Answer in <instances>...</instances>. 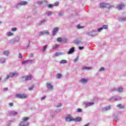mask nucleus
<instances>
[{
  "label": "nucleus",
  "mask_w": 126,
  "mask_h": 126,
  "mask_svg": "<svg viewBox=\"0 0 126 126\" xmlns=\"http://www.w3.org/2000/svg\"><path fill=\"white\" fill-rule=\"evenodd\" d=\"M59 4H60V3L59 2V1H57L55 3H54L55 6H59Z\"/></svg>",
  "instance_id": "obj_46"
},
{
  "label": "nucleus",
  "mask_w": 126,
  "mask_h": 126,
  "mask_svg": "<svg viewBox=\"0 0 126 126\" xmlns=\"http://www.w3.org/2000/svg\"><path fill=\"white\" fill-rule=\"evenodd\" d=\"M74 44H76V45H78V44H79L80 43H81V41H79L78 40H75L74 41Z\"/></svg>",
  "instance_id": "obj_34"
},
{
  "label": "nucleus",
  "mask_w": 126,
  "mask_h": 126,
  "mask_svg": "<svg viewBox=\"0 0 126 126\" xmlns=\"http://www.w3.org/2000/svg\"><path fill=\"white\" fill-rule=\"evenodd\" d=\"M124 7H125V4L123 3H122L121 4L117 5L116 8L118 10H122V9H123V8H124Z\"/></svg>",
  "instance_id": "obj_8"
},
{
  "label": "nucleus",
  "mask_w": 126,
  "mask_h": 126,
  "mask_svg": "<svg viewBox=\"0 0 126 126\" xmlns=\"http://www.w3.org/2000/svg\"><path fill=\"white\" fill-rule=\"evenodd\" d=\"M73 121L76 123H80V122H82V118H81V117H78L75 119H74Z\"/></svg>",
  "instance_id": "obj_15"
},
{
  "label": "nucleus",
  "mask_w": 126,
  "mask_h": 126,
  "mask_svg": "<svg viewBox=\"0 0 126 126\" xmlns=\"http://www.w3.org/2000/svg\"><path fill=\"white\" fill-rule=\"evenodd\" d=\"M20 80L21 82H24V81H27L26 76L22 77L21 78H20Z\"/></svg>",
  "instance_id": "obj_21"
},
{
  "label": "nucleus",
  "mask_w": 126,
  "mask_h": 126,
  "mask_svg": "<svg viewBox=\"0 0 126 126\" xmlns=\"http://www.w3.org/2000/svg\"><path fill=\"white\" fill-rule=\"evenodd\" d=\"M123 88H121V87L118 88L116 90V91L117 92H119V93L123 92Z\"/></svg>",
  "instance_id": "obj_26"
},
{
  "label": "nucleus",
  "mask_w": 126,
  "mask_h": 126,
  "mask_svg": "<svg viewBox=\"0 0 126 126\" xmlns=\"http://www.w3.org/2000/svg\"><path fill=\"white\" fill-rule=\"evenodd\" d=\"M80 83H82V84H85V83H87L88 82V80L87 79L83 78L81 80H80Z\"/></svg>",
  "instance_id": "obj_16"
},
{
  "label": "nucleus",
  "mask_w": 126,
  "mask_h": 126,
  "mask_svg": "<svg viewBox=\"0 0 126 126\" xmlns=\"http://www.w3.org/2000/svg\"><path fill=\"white\" fill-rule=\"evenodd\" d=\"M19 57L20 58V59H22V56H21V54H20V53H19Z\"/></svg>",
  "instance_id": "obj_62"
},
{
  "label": "nucleus",
  "mask_w": 126,
  "mask_h": 126,
  "mask_svg": "<svg viewBox=\"0 0 126 126\" xmlns=\"http://www.w3.org/2000/svg\"><path fill=\"white\" fill-rule=\"evenodd\" d=\"M78 49H79V50H80V51H81V50H83V49H84V46H82V47L79 46L78 47Z\"/></svg>",
  "instance_id": "obj_48"
},
{
  "label": "nucleus",
  "mask_w": 126,
  "mask_h": 126,
  "mask_svg": "<svg viewBox=\"0 0 126 126\" xmlns=\"http://www.w3.org/2000/svg\"><path fill=\"white\" fill-rule=\"evenodd\" d=\"M47 20L46 19H43L41 20L40 22L38 24V26H41L42 25H44L45 23H47Z\"/></svg>",
  "instance_id": "obj_9"
},
{
  "label": "nucleus",
  "mask_w": 126,
  "mask_h": 126,
  "mask_svg": "<svg viewBox=\"0 0 126 126\" xmlns=\"http://www.w3.org/2000/svg\"><path fill=\"white\" fill-rule=\"evenodd\" d=\"M18 114V112L14 111H10L9 112L10 116H16Z\"/></svg>",
  "instance_id": "obj_17"
},
{
  "label": "nucleus",
  "mask_w": 126,
  "mask_h": 126,
  "mask_svg": "<svg viewBox=\"0 0 126 126\" xmlns=\"http://www.w3.org/2000/svg\"><path fill=\"white\" fill-rule=\"evenodd\" d=\"M43 2H45L46 3V4H48V3H49V1H48V0H44L43 1H37V4H42V3H43Z\"/></svg>",
  "instance_id": "obj_19"
},
{
  "label": "nucleus",
  "mask_w": 126,
  "mask_h": 126,
  "mask_svg": "<svg viewBox=\"0 0 126 126\" xmlns=\"http://www.w3.org/2000/svg\"><path fill=\"white\" fill-rule=\"evenodd\" d=\"M13 33H12L11 32H9L6 33V36L8 37H10V36H13Z\"/></svg>",
  "instance_id": "obj_32"
},
{
  "label": "nucleus",
  "mask_w": 126,
  "mask_h": 126,
  "mask_svg": "<svg viewBox=\"0 0 126 126\" xmlns=\"http://www.w3.org/2000/svg\"><path fill=\"white\" fill-rule=\"evenodd\" d=\"M73 120H74V118H73L72 117L68 116L65 118L66 122H72Z\"/></svg>",
  "instance_id": "obj_14"
},
{
  "label": "nucleus",
  "mask_w": 126,
  "mask_h": 126,
  "mask_svg": "<svg viewBox=\"0 0 126 126\" xmlns=\"http://www.w3.org/2000/svg\"><path fill=\"white\" fill-rule=\"evenodd\" d=\"M60 63H67V61L65 60H62L60 61Z\"/></svg>",
  "instance_id": "obj_29"
},
{
  "label": "nucleus",
  "mask_w": 126,
  "mask_h": 126,
  "mask_svg": "<svg viewBox=\"0 0 126 126\" xmlns=\"http://www.w3.org/2000/svg\"><path fill=\"white\" fill-rule=\"evenodd\" d=\"M59 47H60V45L55 44V45H53L52 46V49H57V48H59Z\"/></svg>",
  "instance_id": "obj_33"
},
{
  "label": "nucleus",
  "mask_w": 126,
  "mask_h": 126,
  "mask_svg": "<svg viewBox=\"0 0 126 126\" xmlns=\"http://www.w3.org/2000/svg\"><path fill=\"white\" fill-rule=\"evenodd\" d=\"M109 4L107 3L101 2L100 3V7L101 8H106L108 7Z\"/></svg>",
  "instance_id": "obj_10"
},
{
  "label": "nucleus",
  "mask_w": 126,
  "mask_h": 126,
  "mask_svg": "<svg viewBox=\"0 0 126 126\" xmlns=\"http://www.w3.org/2000/svg\"><path fill=\"white\" fill-rule=\"evenodd\" d=\"M58 15L60 17H63V11H60L58 12Z\"/></svg>",
  "instance_id": "obj_31"
},
{
  "label": "nucleus",
  "mask_w": 126,
  "mask_h": 126,
  "mask_svg": "<svg viewBox=\"0 0 126 126\" xmlns=\"http://www.w3.org/2000/svg\"><path fill=\"white\" fill-rule=\"evenodd\" d=\"M35 63V60L32 59V60H28V63L32 64Z\"/></svg>",
  "instance_id": "obj_22"
},
{
  "label": "nucleus",
  "mask_w": 126,
  "mask_h": 126,
  "mask_svg": "<svg viewBox=\"0 0 126 126\" xmlns=\"http://www.w3.org/2000/svg\"><path fill=\"white\" fill-rule=\"evenodd\" d=\"M61 55H63L62 52H56L55 54V57H59V56H61Z\"/></svg>",
  "instance_id": "obj_28"
},
{
  "label": "nucleus",
  "mask_w": 126,
  "mask_h": 126,
  "mask_svg": "<svg viewBox=\"0 0 126 126\" xmlns=\"http://www.w3.org/2000/svg\"><path fill=\"white\" fill-rule=\"evenodd\" d=\"M19 73H18L17 72H10L9 73V75H7V77L4 78V81H6V80H7V79H8V78H10V77L12 78L13 77H14V76H15L19 75Z\"/></svg>",
  "instance_id": "obj_2"
},
{
  "label": "nucleus",
  "mask_w": 126,
  "mask_h": 126,
  "mask_svg": "<svg viewBox=\"0 0 126 126\" xmlns=\"http://www.w3.org/2000/svg\"><path fill=\"white\" fill-rule=\"evenodd\" d=\"M113 118L116 120V122H118L119 120H120V118H119V117L116 116V115H114L113 116Z\"/></svg>",
  "instance_id": "obj_35"
},
{
  "label": "nucleus",
  "mask_w": 126,
  "mask_h": 126,
  "mask_svg": "<svg viewBox=\"0 0 126 126\" xmlns=\"http://www.w3.org/2000/svg\"><path fill=\"white\" fill-rule=\"evenodd\" d=\"M93 105H94V102H89L86 104L85 107L87 108L89 106H93Z\"/></svg>",
  "instance_id": "obj_20"
},
{
  "label": "nucleus",
  "mask_w": 126,
  "mask_h": 126,
  "mask_svg": "<svg viewBox=\"0 0 126 126\" xmlns=\"http://www.w3.org/2000/svg\"><path fill=\"white\" fill-rule=\"evenodd\" d=\"M103 29H108V26L106 25H104L102 26Z\"/></svg>",
  "instance_id": "obj_40"
},
{
  "label": "nucleus",
  "mask_w": 126,
  "mask_h": 126,
  "mask_svg": "<svg viewBox=\"0 0 126 126\" xmlns=\"http://www.w3.org/2000/svg\"><path fill=\"white\" fill-rule=\"evenodd\" d=\"M15 97L18 99H25L27 98V95L25 94H17L15 95Z\"/></svg>",
  "instance_id": "obj_4"
},
{
  "label": "nucleus",
  "mask_w": 126,
  "mask_h": 126,
  "mask_svg": "<svg viewBox=\"0 0 126 126\" xmlns=\"http://www.w3.org/2000/svg\"><path fill=\"white\" fill-rule=\"evenodd\" d=\"M11 126V121H9L8 122V124H7V126Z\"/></svg>",
  "instance_id": "obj_54"
},
{
  "label": "nucleus",
  "mask_w": 126,
  "mask_h": 126,
  "mask_svg": "<svg viewBox=\"0 0 126 126\" xmlns=\"http://www.w3.org/2000/svg\"><path fill=\"white\" fill-rule=\"evenodd\" d=\"M45 14H48L49 16L52 15V14H53V12L49 11V12L45 13Z\"/></svg>",
  "instance_id": "obj_39"
},
{
  "label": "nucleus",
  "mask_w": 126,
  "mask_h": 126,
  "mask_svg": "<svg viewBox=\"0 0 126 126\" xmlns=\"http://www.w3.org/2000/svg\"><path fill=\"white\" fill-rule=\"evenodd\" d=\"M53 6L54 5H53L52 4H50L48 5V8H53Z\"/></svg>",
  "instance_id": "obj_42"
},
{
  "label": "nucleus",
  "mask_w": 126,
  "mask_h": 126,
  "mask_svg": "<svg viewBox=\"0 0 126 126\" xmlns=\"http://www.w3.org/2000/svg\"><path fill=\"white\" fill-rule=\"evenodd\" d=\"M9 106H13V103L11 102V103H10L9 104Z\"/></svg>",
  "instance_id": "obj_60"
},
{
  "label": "nucleus",
  "mask_w": 126,
  "mask_h": 126,
  "mask_svg": "<svg viewBox=\"0 0 126 126\" xmlns=\"http://www.w3.org/2000/svg\"><path fill=\"white\" fill-rule=\"evenodd\" d=\"M44 99H46V96H44L43 97H41V100H44Z\"/></svg>",
  "instance_id": "obj_58"
},
{
  "label": "nucleus",
  "mask_w": 126,
  "mask_h": 126,
  "mask_svg": "<svg viewBox=\"0 0 126 126\" xmlns=\"http://www.w3.org/2000/svg\"><path fill=\"white\" fill-rule=\"evenodd\" d=\"M111 7H113V6L110 5L108 7V9H110V8H111Z\"/></svg>",
  "instance_id": "obj_61"
},
{
  "label": "nucleus",
  "mask_w": 126,
  "mask_h": 126,
  "mask_svg": "<svg viewBox=\"0 0 126 126\" xmlns=\"http://www.w3.org/2000/svg\"><path fill=\"white\" fill-rule=\"evenodd\" d=\"M44 35H47V36H49L50 35V32H49L48 31H44Z\"/></svg>",
  "instance_id": "obj_37"
},
{
  "label": "nucleus",
  "mask_w": 126,
  "mask_h": 126,
  "mask_svg": "<svg viewBox=\"0 0 126 126\" xmlns=\"http://www.w3.org/2000/svg\"><path fill=\"white\" fill-rule=\"evenodd\" d=\"M30 57H31L32 58L33 57V54H31Z\"/></svg>",
  "instance_id": "obj_63"
},
{
  "label": "nucleus",
  "mask_w": 126,
  "mask_h": 126,
  "mask_svg": "<svg viewBox=\"0 0 126 126\" xmlns=\"http://www.w3.org/2000/svg\"><path fill=\"white\" fill-rule=\"evenodd\" d=\"M102 30H103V27H101V28L97 29L98 32H101V31H102Z\"/></svg>",
  "instance_id": "obj_45"
},
{
  "label": "nucleus",
  "mask_w": 126,
  "mask_h": 126,
  "mask_svg": "<svg viewBox=\"0 0 126 126\" xmlns=\"http://www.w3.org/2000/svg\"><path fill=\"white\" fill-rule=\"evenodd\" d=\"M32 80V75H30L26 76V80H27V81H29V80Z\"/></svg>",
  "instance_id": "obj_18"
},
{
  "label": "nucleus",
  "mask_w": 126,
  "mask_h": 126,
  "mask_svg": "<svg viewBox=\"0 0 126 126\" xmlns=\"http://www.w3.org/2000/svg\"><path fill=\"white\" fill-rule=\"evenodd\" d=\"M57 41L58 42H62V41H63V39L61 37H59L57 39Z\"/></svg>",
  "instance_id": "obj_49"
},
{
  "label": "nucleus",
  "mask_w": 126,
  "mask_h": 126,
  "mask_svg": "<svg viewBox=\"0 0 126 126\" xmlns=\"http://www.w3.org/2000/svg\"><path fill=\"white\" fill-rule=\"evenodd\" d=\"M58 112H61V111H62V109H58Z\"/></svg>",
  "instance_id": "obj_64"
},
{
  "label": "nucleus",
  "mask_w": 126,
  "mask_h": 126,
  "mask_svg": "<svg viewBox=\"0 0 126 126\" xmlns=\"http://www.w3.org/2000/svg\"><path fill=\"white\" fill-rule=\"evenodd\" d=\"M34 88V86L32 85L30 88H29V90H32Z\"/></svg>",
  "instance_id": "obj_55"
},
{
  "label": "nucleus",
  "mask_w": 126,
  "mask_h": 126,
  "mask_svg": "<svg viewBox=\"0 0 126 126\" xmlns=\"http://www.w3.org/2000/svg\"><path fill=\"white\" fill-rule=\"evenodd\" d=\"M120 100H122V97L118 95L111 97L110 99V101L111 102H116V101H120Z\"/></svg>",
  "instance_id": "obj_3"
},
{
  "label": "nucleus",
  "mask_w": 126,
  "mask_h": 126,
  "mask_svg": "<svg viewBox=\"0 0 126 126\" xmlns=\"http://www.w3.org/2000/svg\"><path fill=\"white\" fill-rule=\"evenodd\" d=\"M62 77V74L58 73L57 74V78H61Z\"/></svg>",
  "instance_id": "obj_50"
},
{
  "label": "nucleus",
  "mask_w": 126,
  "mask_h": 126,
  "mask_svg": "<svg viewBox=\"0 0 126 126\" xmlns=\"http://www.w3.org/2000/svg\"><path fill=\"white\" fill-rule=\"evenodd\" d=\"M61 106H62V104H61V103H59V104H58L56 106V107H57V108H59V107H61Z\"/></svg>",
  "instance_id": "obj_57"
},
{
  "label": "nucleus",
  "mask_w": 126,
  "mask_h": 126,
  "mask_svg": "<svg viewBox=\"0 0 126 126\" xmlns=\"http://www.w3.org/2000/svg\"><path fill=\"white\" fill-rule=\"evenodd\" d=\"M22 122L20 124V126H28L29 125V122H28V120H29V118L28 117H23L22 118Z\"/></svg>",
  "instance_id": "obj_1"
},
{
  "label": "nucleus",
  "mask_w": 126,
  "mask_h": 126,
  "mask_svg": "<svg viewBox=\"0 0 126 126\" xmlns=\"http://www.w3.org/2000/svg\"><path fill=\"white\" fill-rule=\"evenodd\" d=\"M3 55L6 56V57H8V55H9V52L7 51H5L3 52Z\"/></svg>",
  "instance_id": "obj_24"
},
{
  "label": "nucleus",
  "mask_w": 126,
  "mask_h": 126,
  "mask_svg": "<svg viewBox=\"0 0 126 126\" xmlns=\"http://www.w3.org/2000/svg\"><path fill=\"white\" fill-rule=\"evenodd\" d=\"M86 34L88 36H90L91 37H95V36H97V35H98V33L95 31L88 32Z\"/></svg>",
  "instance_id": "obj_5"
},
{
  "label": "nucleus",
  "mask_w": 126,
  "mask_h": 126,
  "mask_svg": "<svg viewBox=\"0 0 126 126\" xmlns=\"http://www.w3.org/2000/svg\"><path fill=\"white\" fill-rule=\"evenodd\" d=\"M116 90L115 88H111L110 89V92H113V91H115Z\"/></svg>",
  "instance_id": "obj_51"
},
{
  "label": "nucleus",
  "mask_w": 126,
  "mask_h": 126,
  "mask_svg": "<svg viewBox=\"0 0 126 126\" xmlns=\"http://www.w3.org/2000/svg\"><path fill=\"white\" fill-rule=\"evenodd\" d=\"M46 87H47V88H48V90H54V86H53V85H52V84H51L49 83H47Z\"/></svg>",
  "instance_id": "obj_11"
},
{
  "label": "nucleus",
  "mask_w": 126,
  "mask_h": 126,
  "mask_svg": "<svg viewBox=\"0 0 126 126\" xmlns=\"http://www.w3.org/2000/svg\"><path fill=\"white\" fill-rule=\"evenodd\" d=\"M63 42H64V43H66V41H67V39L63 38Z\"/></svg>",
  "instance_id": "obj_56"
},
{
  "label": "nucleus",
  "mask_w": 126,
  "mask_h": 126,
  "mask_svg": "<svg viewBox=\"0 0 126 126\" xmlns=\"http://www.w3.org/2000/svg\"><path fill=\"white\" fill-rule=\"evenodd\" d=\"M22 64H25V63H28V60L23 61L22 62Z\"/></svg>",
  "instance_id": "obj_44"
},
{
  "label": "nucleus",
  "mask_w": 126,
  "mask_h": 126,
  "mask_svg": "<svg viewBox=\"0 0 126 126\" xmlns=\"http://www.w3.org/2000/svg\"><path fill=\"white\" fill-rule=\"evenodd\" d=\"M28 4V2L26 1H21L16 5V8H18L19 7H20V6L27 5Z\"/></svg>",
  "instance_id": "obj_6"
},
{
  "label": "nucleus",
  "mask_w": 126,
  "mask_h": 126,
  "mask_svg": "<svg viewBox=\"0 0 126 126\" xmlns=\"http://www.w3.org/2000/svg\"><path fill=\"white\" fill-rule=\"evenodd\" d=\"M77 113H81V112H82V109L78 108V109H77Z\"/></svg>",
  "instance_id": "obj_47"
},
{
  "label": "nucleus",
  "mask_w": 126,
  "mask_h": 126,
  "mask_svg": "<svg viewBox=\"0 0 126 126\" xmlns=\"http://www.w3.org/2000/svg\"><path fill=\"white\" fill-rule=\"evenodd\" d=\"M3 90H4V91H6L8 90V88H4V89H3Z\"/></svg>",
  "instance_id": "obj_59"
},
{
  "label": "nucleus",
  "mask_w": 126,
  "mask_h": 126,
  "mask_svg": "<svg viewBox=\"0 0 126 126\" xmlns=\"http://www.w3.org/2000/svg\"><path fill=\"white\" fill-rule=\"evenodd\" d=\"M82 69H83V70H90V69H91V67H87V66H85V67H83L82 68Z\"/></svg>",
  "instance_id": "obj_30"
},
{
  "label": "nucleus",
  "mask_w": 126,
  "mask_h": 126,
  "mask_svg": "<svg viewBox=\"0 0 126 126\" xmlns=\"http://www.w3.org/2000/svg\"><path fill=\"white\" fill-rule=\"evenodd\" d=\"M104 70H105V68H104V67H102L99 68V69L98 70V71H99V72H101V71H104Z\"/></svg>",
  "instance_id": "obj_38"
},
{
  "label": "nucleus",
  "mask_w": 126,
  "mask_h": 126,
  "mask_svg": "<svg viewBox=\"0 0 126 126\" xmlns=\"http://www.w3.org/2000/svg\"><path fill=\"white\" fill-rule=\"evenodd\" d=\"M117 108H119V109H124L125 108V106L122 105L121 104H119L117 105Z\"/></svg>",
  "instance_id": "obj_25"
},
{
  "label": "nucleus",
  "mask_w": 126,
  "mask_h": 126,
  "mask_svg": "<svg viewBox=\"0 0 126 126\" xmlns=\"http://www.w3.org/2000/svg\"><path fill=\"white\" fill-rule=\"evenodd\" d=\"M77 29H82V28H83V27L81 26L80 25H78L77 26Z\"/></svg>",
  "instance_id": "obj_43"
},
{
  "label": "nucleus",
  "mask_w": 126,
  "mask_h": 126,
  "mask_svg": "<svg viewBox=\"0 0 126 126\" xmlns=\"http://www.w3.org/2000/svg\"><path fill=\"white\" fill-rule=\"evenodd\" d=\"M5 63V58H0V63Z\"/></svg>",
  "instance_id": "obj_23"
},
{
  "label": "nucleus",
  "mask_w": 126,
  "mask_h": 126,
  "mask_svg": "<svg viewBox=\"0 0 126 126\" xmlns=\"http://www.w3.org/2000/svg\"><path fill=\"white\" fill-rule=\"evenodd\" d=\"M59 30H60V28L58 27L54 28L52 31V36H56L57 33L59 32Z\"/></svg>",
  "instance_id": "obj_7"
},
{
  "label": "nucleus",
  "mask_w": 126,
  "mask_h": 126,
  "mask_svg": "<svg viewBox=\"0 0 126 126\" xmlns=\"http://www.w3.org/2000/svg\"><path fill=\"white\" fill-rule=\"evenodd\" d=\"M20 40V38L18 36H17L13 40L14 42H19Z\"/></svg>",
  "instance_id": "obj_27"
},
{
  "label": "nucleus",
  "mask_w": 126,
  "mask_h": 126,
  "mask_svg": "<svg viewBox=\"0 0 126 126\" xmlns=\"http://www.w3.org/2000/svg\"><path fill=\"white\" fill-rule=\"evenodd\" d=\"M48 47V45H45L44 47H43V52H45L46 51V49H47Z\"/></svg>",
  "instance_id": "obj_41"
},
{
  "label": "nucleus",
  "mask_w": 126,
  "mask_h": 126,
  "mask_svg": "<svg viewBox=\"0 0 126 126\" xmlns=\"http://www.w3.org/2000/svg\"><path fill=\"white\" fill-rule=\"evenodd\" d=\"M77 61H78V56H77V58L74 60V63H76Z\"/></svg>",
  "instance_id": "obj_53"
},
{
  "label": "nucleus",
  "mask_w": 126,
  "mask_h": 126,
  "mask_svg": "<svg viewBox=\"0 0 126 126\" xmlns=\"http://www.w3.org/2000/svg\"><path fill=\"white\" fill-rule=\"evenodd\" d=\"M44 35H45V32H44V31L43 32H39V37H41V36H43Z\"/></svg>",
  "instance_id": "obj_36"
},
{
  "label": "nucleus",
  "mask_w": 126,
  "mask_h": 126,
  "mask_svg": "<svg viewBox=\"0 0 126 126\" xmlns=\"http://www.w3.org/2000/svg\"><path fill=\"white\" fill-rule=\"evenodd\" d=\"M75 52V48L74 47H71L68 51V52H67V54L68 55H70L71 54H73Z\"/></svg>",
  "instance_id": "obj_12"
},
{
  "label": "nucleus",
  "mask_w": 126,
  "mask_h": 126,
  "mask_svg": "<svg viewBox=\"0 0 126 126\" xmlns=\"http://www.w3.org/2000/svg\"><path fill=\"white\" fill-rule=\"evenodd\" d=\"M111 110V106H105L101 109L102 112H106V111H109Z\"/></svg>",
  "instance_id": "obj_13"
},
{
  "label": "nucleus",
  "mask_w": 126,
  "mask_h": 126,
  "mask_svg": "<svg viewBox=\"0 0 126 126\" xmlns=\"http://www.w3.org/2000/svg\"><path fill=\"white\" fill-rule=\"evenodd\" d=\"M16 30H17V29H16V28H12V31L13 32H14L16 31Z\"/></svg>",
  "instance_id": "obj_52"
}]
</instances>
